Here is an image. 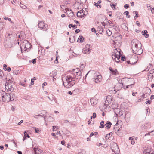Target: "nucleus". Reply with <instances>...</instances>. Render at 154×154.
Wrapping results in <instances>:
<instances>
[{
	"instance_id": "obj_15",
	"label": "nucleus",
	"mask_w": 154,
	"mask_h": 154,
	"mask_svg": "<svg viewBox=\"0 0 154 154\" xmlns=\"http://www.w3.org/2000/svg\"><path fill=\"white\" fill-rule=\"evenodd\" d=\"M90 101L91 105L93 106H94L97 104L98 102V100L96 98L94 97L91 99Z\"/></svg>"
},
{
	"instance_id": "obj_64",
	"label": "nucleus",
	"mask_w": 154,
	"mask_h": 154,
	"mask_svg": "<svg viewBox=\"0 0 154 154\" xmlns=\"http://www.w3.org/2000/svg\"><path fill=\"white\" fill-rule=\"evenodd\" d=\"M61 144L63 145H64L65 143V142L64 140H63L61 141Z\"/></svg>"
},
{
	"instance_id": "obj_12",
	"label": "nucleus",
	"mask_w": 154,
	"mask_h": 154,
	"mask_svg": "<svg viewBox=\"0 0 154 154\" xmlns=\"http://www.w3.org/2000/svg\"><path fill=\"white\" fill-rule=\"evenodd\" d=\"M84 12H85L83 9L80 10V11L78 12L77 13V16L80 18L85 17L86 15Z\"/></svg>"
},
{
	"instance_id": "obj_1",
	"label": "nucleus",
	"mask_w": 154,
	"mask_h": 154,
	"mask_svg": "<svg viewBox=\"0 0 154 154\" xmlns=\"http://www.w3.org/2000/svg\"><path fill=\"white\" fill-rule=\"evenodd\" d=\"M131 47L133 52L137 55H140L143 52L141 44L137 39H134L131 42Z\"/></svg>"
},
{
	"instance_id": "obj_7",
	"label": "nucleus",
	"mask_w": 154,
	"mask_h": 154,
	"mask_svg": "<svg viewBox=\"0 0 154 154\" xmlns=\"http://www.w3.org/2000/svg\"><path fill=\"white\" fill-rule=\"evenodd\" d=\"M98 73L96 72L94 74V78L92 79L93 81L96 83H98L100 82L102 79V76L100 75H98Z\"/></svg>"
},
{
	"instance_id": "obj_19",
	"label": "nucleus",
	"mask_w": 154,
	"mask_h": 154,
	"mask_svg": "<svg viewBox=\"0 0 154 154\" xmlns=\"http://www.w3.org/2000/svg\"><path fill=\"white\" fill-rule=\"evenodd\" d=\"M76 1V2L74 4V7L75 8H77L78 9H79V8L80 7L79 6H78L79 5V0H75Z\"/></svg>"
},
{
	"instance_id": "obj_54",
	"label": "nucleus",
	"mask_w": 154,
	"mask_h": 154,
	"mask_svg": "<svg viewBox=\"0 0 154 154\" xmlns=\"http://www.w3.org/2000/svg\"><path fill=\"white\" fill-rule=\"evenodd\" d=\"M53 28L51 29V31H54L56 30V28L55 27H53Z\"/></svg>"
},
{
	"instance_id": "obj_28",
	"label": "nucleus",
	"mask_w": 154,
	"mask_h": 154,
	"mask_svg": "<svg viewBox=\"0 0 154 154\" xmlns=\"http://www.w3.org/2000/svg\"><path fill=\"white\" fill-rule=\"evenodd\" d=\"M145 90L147 91V93H148L149 94H150L151 92V90L148 87L146 88H145Z\"/></svg>"
},
{
	"instance_id": "obj_3",
	"label": "nucleus",
	"mask_w": 154,
	"mask_h": 154,
	"mask_svg": "<svg viewBox=\"0 0 154 154\" xmlns=\"http://www.w3.org/2000/svg\"><path fill=\"white\" fill-rule=\"evenodd\" d=\"M122 81L123 82L122 83L123 88L124 89L131 88L134 84V79L132 78H123Z\"/></svg>"
},
{
	"instance_id": "obj_8",
	"label": "nucleus",
	"mask_w": 154,
	"mask_h": 154,
	"mask_svg": "<svg viewBox=\"0 0 154 154\" xmlns=\"http://www.w3.org/2000/svg\"><path fill=\"white\" fill-rule=\"evenodd\" d=\"M91 50V46L90 44H87L83 49V52L84 54H88L90 53Z\"/></svg>"
},
{
	"instance_id": "obj_39",
	"label": "nucleus",
	"mask_w": 154,
	"mask_h": 154,
	"mask_svg": "<svg viewBox=\"0 0 154 154\" xmlns=\"http://www.w3.org/2000/svg\"><path fill=\"white\" fill-rule=\"evenodd\" d=\"M96 116V114L95 113H94L93 114V116H91V119H92V118L93 117V118H95Z\"/></svg>"
},
{
	"instance_id": "obj_18",
	"label": "nucleus",
	"mask_w": 154,
	"mask_h": 154,
	"mask_svg": "<svg viewBox=\"0 0 154 154\" xmlns=\"http://www.w3.org/2000/svg\"><path fill=\"white\" fill-rule=\"evenodd\" d=\"M3 69L5 71H7L8 72H10L11 70V68L9 67H8L5 64H4Z\"/></svg>"
},
{
	"instance_id": "obj_4",
	"label": "nucleus",
	"mask_w": 154,
	"mask_h": 154,
	"mask_svg": "<svg viewBox=\"0 0 154 154\" xmlns=\"http://www.w3.org/2000/svg\"><path fill=\"white\" fill-rule=\"evenodd\" d=\"M2 98L3 101L4 102L10 101H12L14 100L15 98V95L13 94H7L4 92L2 94Z\"/></svg>"
},
{
	"instance_id": "obj_36",
	"label": "nucleus",
	"mask_w": 154,
	"mask_h": 154,
	"mask_svg": "<svg viewBox=\"0 0 154 154\" xmlns=\"http://www.w3.org/2000/svg\"><path fill=\"white\" fill-rule=\"evenodd\" d=\"M144 154H154L153 151H150L149 152H147L145 153Z\"/></svg>"
},
{
	"instance_id": "obj_38",
	"label": "nucleus",
	"mask_w": 154,
	"mask_h": 154,
	"mask_svg": "<svg viewBox=\"0 0 154 154\" xmlns=\"http://www.w3.org/2000/svg\"><path fill=\"white\" fill-rule=\"evenodd\" d=\"M112 133H110L109 134H107L106 136V137H108V138H109L111 137V136L112 135Z\"/></svg>"
},
{
	"instance_id": "obj_22",
	"label": "nucleus",
	"mask_w": 154,
	"mask_h": 154,
	"mask_svg": "<svg viewBox=\"0 0 154 154\" xmlns=\"http://www.w3.org/2000/svg\"><path fill=\"white\" fill-rule=\"evenodd\" d=\"M106 125H107L106 126V128H107L108 129H109L110 128L111 125H112V123L110 122L107 121L106 123Z\"/></svg>"
},
{
	"instance_id": "obj_42",
	"label": "nucleus",
	"mask_w": 154,
	"mask_h": 154,
	"mask_svg": "<svg viewBox=\"0 0 154 154\" xmlns=\"http://www.w3.org/2000/svg\"><path fill=\"white\" fill-rule=\"evenodd\" d=\"M48 119L50 121H53L54 120L53 117H49Z\"/></svg>"
},
{
	"instance_id": "obj_29",
	"label": "nucleus",
	"mask_w": 154,
	"mask_h": 154,
	"mask_svg": "<svg viewBox=\"0 0 154 154\" xmlns=\"http://www.w3.org/2000/svg\"><path fill=\"white\" fill-rule=\"evenodd\" d=\"M60 7H61V8L63 9V10H64V9H65V10L67 11L68 10V9H68V8H67L65 6H64V5H60Z\"/></svg>"
},
{
	"instance_id": "obj_34",
	"label": "nucleus",
	"mask_w": 154,
	"mask_h": 154,
	"mask_svg": "<svg viewBox=\"0 0 154 154\" xmlns=\"http://www.w3.org/2000/svg\"><path fill=\"white\" fill-rule=\"evenodd\" d=\"M20 6L21 8L23 9H25L27 8L26 6L23 4H20Z\"/></svg>"
},
{
	"instance_id": "obj_31",
	"label": "nucleus",
	"mask_w": 154,
	"mask_h": 154,
	"mask_svg": "<svg viewBox=\"0 0 154 154\" xmlns=\"http://www.w3.org/2000/svg\"><path fill=\"white\" fill-rule=\"evenodd\" d=\"M129 14V12L128 11H126L124 13V14L126 15L127 16V17L128 18L130 17V15L128 14Z\"/></svg>"
},
{
	"instance_id": "obj_56",
	"label": "nucleus",
	"mask_w": 154,
	"mask_h": 154,
	"mask_svg": "<svg viewBox=\"0 0 154 154\" xmlns=\"http://www.w3.org/2000/svg\"><path fill=\"white\" fill-rule=\"evenodd\" d=\"M125 57H121V60L122 61H124L125 60Z\"/></svg>"
},
{
	"instance_id": "obj_16",
	"label": "nucleus",
	"mask_w": 154,
	"mask_h": 154,
	"mask_svg": "<svg viewBox=\"0 0 154 154\" xmlns=\"http://www.w3.org/2000/svg\"><path fill=\"white\" fill-rule=\"evenodd\" d=\"M109 69L111 72V73L113 75H117L118 74V71L116 70H113L111 67L109 68Z\"/></svg>"
},
{
	"instance_id": "obj_14",
	"label": "nucleus",
	"mask_w": 154,
	"mask_h": 154,
	"mask_svg": "<svg viewBox=\"0 0 154 154\" xmlns=\"http://www.w3.org/2000/svg\"><path fill=\"white\" fill-rule=\"evenodd\" d=\"M42 151L41 149L36 148H34L32 150V152L33 154H41Z\"/></svg>"
},
{
	"instance_id": "obj_30",
	"label": "nucleus",
	"mask_w": 154,
	"mask_h": 154,
	"mask_svg": "<svg viewBox=\"0 0 154 154\" xmlns=\"http://www.w3.org/2000/svg\"><path fill=\"white\" fill-rule=\"evenodd\" d=\"M29 131H25L24 132V137H23V141H24L25 139H26V137H27L26 136V134H27V132H28Z\"/></svg>"
},
{
	"instance_id": "obj_57",
	"label": "nucleus",
	"mask_w": 154,
	"mask_h": 154,
	"mask_svg": "<svg viewBox=\"0 0 154 154\" xmlns=\"http://www.w3.org/2000/svg\"><path fill=\"white\" fill-rule=\"evenodd\" d=\"M91 31L93 32H96V31L95 29V28H92L91 29Z\"/></svg>"
},
{
	"instance_id": "obj_5",
	"label": "nucleus",
	"mask_w": 154,
	"mask_h": 154,
	"mask_svg": "<svg viewBox=\"0 0 154 154\" xmlns=\"http://www.w3.org/2000/svg\"><path fill=\"white\" fill-rule=\"evenodd\" d=\"M121 55L120 50L119 49H116L114 50L112 55V57L113 60L116 62H119L120 61L119 59Z\"/></svg>"
},
{
	"instance_id": "obj_9",
	"label": "nucleus",
	"mask_w": 154,
	"mask_h": 154,
	"mask_svg": "<svg viewBox=\"0 0 154 154\" xmlns=\"http://www.w3.org/2000/svg\"><path fill=\"white\" fill-rule=\"evenodd\" d=\"M5 90L7 92H11L14 90V88L11 83H8L5 84Z\"/></svg>"
},
{
	"instance_id": "obj_24",
	"label": "nucleus",
	"mask_w": 154,
	"mask_h": 154,
	"mask_svg": "<svg viewBox=\"0 0 154 154\" xmlns=\"http://www.w3.org/2000/svg\"><path fill=\"white\" fill-rule=\"evenodd\" d=\"M84 39L83 37L82 36L80 35L79 36L78 38V42L79 41V42H84Z\"/></svg>"
},
{
	"instance_id": "obj_13",
	"label": "nucleus",
	"mask_w": 154,
	"mask_h": 154,
	"mask_svg": "<svg viewBox=\"0 0 154 154\" xmlns=\"http://www.w3.org/2000/svg\"><path fill=\"white\" fill-rule=\"evenodd\" d=\"M112 98L111 96H108L107 97L106 100L105 101V104L107 105L110 104L112 103Z\"/></svg>"
},
{
	"instance_id": "obj_61",
	"label": "nucleus",
	"mask_w": 154,
	"mask_h": 154,
	"mask_svg": "<svg viewBox=\"0 0 154 154\" xmlns=\"http://www.w3.org/2000/svg\"><path fill=\"white\" fill-rule=\"evenodd\" d=\"M80 30L79 29H76L75 30V32L76 33H78L80 32Z\"/></svg>"
},
{
	"instance_id": "obj_44",
	"label": "nucleus",
	"mask_w": 154,
	"mask_h": 154,
	"mask_svg": "<svg viewBox=\"0 0 154 154\" xmlns=\"http://www.w3.org/2000/svg\"><path fill=\"white\" fill-rule=\"evenodd\" d=\"M154 73V69L151 70L149 72V74H152L153 73Z\"/></svg>"
},
{
	"instance_id": "obj_60",
	"label": "nucleus",
	"mask_w": 154,
	"mask_h": 154,
	"mask_svg": "<svg viewBox=\"0 0 154 154\" xmlns=\"http://www.w3.org/2000/svg\"><path fill=\"white\" fill-rule=\"evenodd\" d=\"M106 125V124L105 125H100V126H99V128H104V126H105V125Z\"/></svg>"
},
{
	"instance_id": "obj_45",
	"label": "nucleus",
	"mask_w": 154,
	"mask_h": 154,
	"mask_svg": "<svg viewBox=\"0 0 154 154\" xmlns=\"http://www.w3.org/2000/svg\"><path fill=\"white\" fill-rule=\"evenodd\" d=\"M110 5L112 7V9H114L115 8V5L114 4H112V5L110 4Z\"/></svg>"
},
{
	"instance_id": "obj_55",
	"label": "nucleus",
	"mask_w": 154,
	"mask_h": 154,
	"mask_svg": "<svg viewBox=\"0 0 154 154\" xmlns=\"http://www.w3.org/2000/svg\"><path fill=\"white\" fill-rule=\"evenodd\" d=\"M84 67H85V66L83 64L81 65L80 66V67L81 69L82 68V69H83L84 68Z\"/></svg>"
},
{
	"instance_id": "obj_27",
	"label": "nucleus",
	"mask_w": 154,
	"mask_h": 154,
	"mask_svg": "<svg viewBox=\"0 0 154 154\" xmlns=\"http://www.w3.org/2000/svg\"><path fill=\"white\" fill-rule=\"evenodd\" d=\"M73 74L75 76V78L77 79H79L81 78H79V76H78V72H76L75 73H74V72H73Z\"/></svg>"
},
{
	"instance_id": "obj_10",
	"label": "nucleus",
	"mask_w": 154,
	"mask_h": 154,
	"mask_svg": "<svg viewBox=\"0 0 154 154\" xmlns=\"http://www.w3.org/2000/svg\"><path fill=\"white\" fill-rule=\"evenodd\" d=\"M38 26L40 28H42L44 30L46 31L47 30V28L48 27V25L43 22H40L38 24Z\"/></svg>"
},
{
	"instance_id": "obj_51",
	"label": "nucleus",
	"mask_w": 154,
	"mask_h": 154,
	"mask_svg": "<svg viewBox=\"0 0 154 154\" xmlns=\"http://www.w3.org/2000/svg\"><path fill=\"white\" fill-rule=\"evenodd\" d=\"M20 84L23 86H25L26 85L25 84H24L23 82H20Z\"/></svg>"
},
{
	"instance_id": "obj_25",
	"label": "nucleus",
	"mask_w": 154,
	"mask_h": 154,
	"mask_svg": "<svg viewBox=\"0 0 154 154\" xmlns=\"http://www.w3.org/2000/svg\"><path fill=\"white\" fill-rule=\"evenodd\" d=\"M103 30V29L102 27L100 26L98 27V31L99 33H102Z\"/></svg>"
},
{
	"instance_id": "obj_32",
	"label": "nucleus",
	"mask_w": 154,
	"mask_h": 154,
	"mask_svg": "<svg viewBox=\"0 0 154 154\" xmlns=\"http://www.w3.org/2000/svg\"><path fill=\"white\" fill-rule=\"evenodd\" d=\"M86 2V0H79V5L80 4V5L81 4H83V3H85Z\"/></svg>"
},
{
	"instance_id": "obj_59",
	"label": "nucleus",
	"mask_w": 154,
	"mask_h": 154,
	"mask_svg": "<svg viewBox=\"0 0 154 154\" xmlns=\"http://www.w3.org/2000/svg\"><path fill=\"white\" fill-rule=\"evenodd\" d=\"M3 75V72L2 71H1L0 70V76H2Z\"/></svg>"
},
{
	"instance_id": "obj_2",
	"label": "nucleus",
	"mask_w": 154,
	"mask_h": 154,
	"mask_svg": "<svg viewBox=\"0 0 154 154\" xmlns=\"http://www.w3.org/2000/svg\"><path fill=\"white\" fill-rule=\"evenodd\" d=\"M74 79V77L70 75L65 77L62 79L64 86L67 88H69L73 86L75 82Z\"/></svg>"
},
{
	"instance_id": "obj_11",
	"label": "nucleus",
	"mask_w": 154,
	"mask_h": 154,
	"mask_svg": "<svg viewBox=\"0 0 154 154\" xmlns=\"http://www.w3.org/2000/svg\"><path fill=\"white\" fill-rule=\"evenodd\" d=\"M111 147L112 151L115 153H116L119 150L118 146L115 143L112 144Z\"/></svg>"
},
{
	"instance_id": "obj_46",
	"label": "nucleus",
	"mask_w": 154,
	"mask_h": 154,
	"mask_svg": "<svg viewBox=\"0 0 154 154\" xmlns=\"http://www.w3.org/2000/svg\"><path fill=\"white\" fill-rule=\"evenodd\" d=\"M36 59L35 58L32 60V62L33 64H35L36 63Z\"/></svg>"
},
{
	"instance_id": "obj_26",
	"label": "nucleus",
	"mask_w": 154,
	"mask_h": 154,
	"mask_svg": "<svg viewBox=\"0 0 154 154\" xmlns=\"http://www.w3.org/2000/svg\"><path fill=\"white\" fill-rule=\"evenodd\" d=\"M106 32L107 34L109 36L111 35L112 32L110 31V30L109 29H106Z\"/></svg>"
},
{
	"instance_id": "obj_6",
	"label": "nucleus",
	"mask_w": 154,
	"mask_h": 154,
	"mask_svg": "<svg viewBox=\"0 0 154 154\" xmlns=\"http://www.w3.org/2000/svg\"><path fill=\"white\" fill-rule=\"evenodd\" d=\"M30 44L27 40H25L21 43L20 47L21 50L26 51L27 49L31 47Z\"/></svg>"
},
{
	"instance_id": "obj_40",
	"label": "nucleus",
	"mask_w": 154,
	"mask_h": 154,
	"mask_svg": "<svg viewBox=\"0 0 154 154\" xmlns=\"http://www.w3.org/2000/svg\"><path fill=\"white\" fill-rule=\"evenodd\" d=\"M4 19L5 20H8L9 21H10L11 20V18H9L8 17H4Z\"/></svg>"
},
{
	"instance_id": "obj_49",
	"label": "nucleus",
	"mask_w": 154,
	"mask_h": 154,
	"mask_svg": "<svg viewBox=\"0 0 154 154\" xmlns=\"http://www.w3.org/2000/svg\"><path fill=\"white\" fill-rule=\"evenodd\" d=\"M147 6L148 9H151V6H150V4H147Z\"/></svg>"
},
{
	"instance_id": "obj_58",
	"label": "nucleus",
	"mask_w": 154,
	"mask_h": 154,
	"mask_svg": "<svg viewBox=\"0 0 154 154\" xmlns=\"http://www.w3.org/2000/svg\"><path fill=\"white\" fill-rule=\"evenodd\" d=\"M23 120H21L20 122H19V123H18V125H20L21 123H22L23 122Z\"/></svg>"
},
{
	"instance_id": "obj_17",
	"label": "nucleus",
	"mask_w": 154,
	"mask_h": 154,
	"mask_svg": "<svg viewBox=\"0 0 154 154\" xmlns=\"http://www.w3.org/2000/svg\"><path fill=\"white\" fill-rule=\"evenodd\" d=\"M72 72H74V73H75L76 72H78V76H79V78H81V71H80L79 69V68H76V69H73Z\"/></svg>"
},
{
	"instance_id": "obj_37",
	"label": "nucleus",
	"mask_w": 154,
	"mask_h": 154,
	"mask_svg": "<svg viewBox=\"0 0 154 154\" xmlns=\"http://www.w3.org/2000/svg\"><path fill=\"white\" fill-rule=\"evenodd\" d=\"M44 116V115H42L40 114H38V115H35L34 116V117L35 119H38V116H41V117H43V116Z\"/></svg>"
},
{
	"instance_id": "obj_48",
	"label": "nucleus",
	"mask_w": 154,
	"mask_h": 154,
	"mask_svg": "<svg viewBox=\"0 0 154 154\" xmlns=\"http://www.w3.org/2000/svg\"><path fill=\"white\" fill-rule=\"evenodd\" d=\"M35 131L36 133H39V130L38 128H35Z\"/></svg>"
},
{
	"instance_id": "obj_63",
	"label": "nucleus",
	"mask_w": 154,
	"mask_h": 154,
	"mask_svg": "<svg viewBox=\"0 0 154 154\" xmlns=\"http://www.w3.org/2000/svg\"><path fill=\"white\" fill-rule=\"evenodd\" d=\"M136 24L138 26H140V24L138 21H136Z\"/></svg>"
},
{
	"instance_id": "obj_50",
	"label": "nucleus",
	"mask_w": 154,
	"mask_h": 154,
	"mask_svg": "<svg viewBox=\"0 0 154 154\" xmlns=\"http://www.w3.org/2000/svg\"><path fill=\"white\" fill-rule=\"evenodd\" d=\"M18 36H19V38H23L24 37V36L22 35L21 34L19 35Z\"/></svg>"
},
{
	"instance_id": "obj_21",
	"label": "nucleus",
	"mask_w": 154,
	"mask_h": 154,
	"mask_svg": "<svg viewBox=\"0 0 154 154\" xmlns=\"http://www.w3.org/2000/svg\"><path fill=\"white\" fill-rule=\"evenodd\" d=\"M147 33V30H145L144 31H143L142 32V34L144 35L145 36V37L146 38H147L149 36V34H148Z\"/></svg>"
},
{
	"instance_id": "obj_47",
	"label": "nucleus",
	"mask_w": 154,
	"mask_h": 154,
	"mask_svg": "<svg viewBox=\"0 0 154 154\" xmlns=\"http://www.w3.org/2000/svg\"><path fill=\"white\" fill-rule=\"evenodd\" d=\"M129 7V5L128 4H125L124 5V8H128Z\"/></svg>"
},
{
	"instance_id": "obj_35",
	"label": "nucleus",
	"mask_w": 154,
	"mask_h": 154,
	"mask_svg": "<svg viewBox=\"0 0 154 154\" xmlns=\"http://www.w3.org/2000/svg\"><path fill=\"white\" fill-rule=\"evenodd\" d=\"M67 12L69 13V14H70V16H72L73 15L72 12L71 10H69V9H68Z\"/></svg>"
},
{
	"instance_id": "obj_23",
	"label": "nucleus",
	"mask_w": 154,
	"mask_h": 154,
	"mask_svg": "<svg viewBox=\"0 0 154 154\" xmlns=\"http://www.w3.org/2000/svg\"><path fill=\"white\" fill-rule=\"evenodd\" d=\"M153 74H148V80L150 81H151L153 78Z\"/></svg>"
},
{
	"instance_id": "obj_20",
	"label": "nucleus",
	"mask_w": 154,
	"mask_h": 154,
	"mask_svg": "<svg viewBox=\"0 0 154 154\" xmlns=\"http://www.w3.org/2000/svg\"><path fill=\"white\" fill-rule=\"evenodd\" d=\"M57 75L56 71H54L50 74V76L54 78Z\"/></svg>"
},
{
	"instance_id": "obj_41",
	"label": "nucleus",
	"mask_w": 154,
	"mask_h": 154,
	"mask_svg": "<svg viewBox=\"0 0 154 154\" xmlns=\"http://www.w3.org/2000/svg\"><path fill=\"white\" fill-rule=\"evenodd\" d=\"M19 72H19V70H17L15 71V72H14V74L15 75H17L19 74Z\"/></svg>"
},
{
	"instance_id": "obj_53",
	"label": "nucleus",
	"mask_w": 154,
	"mask_h": 154,
	"mask_svg": "<svg viewBox=\"0 0 154 154\" xmlns=\"http://www.w3.org/2000/svg\"><path fill=\"white\" fill-rule=\"evenodd\" d=\"M72 27L74 29H76L77 28V26L75 25H73L72 24Z\"/></svg>"
},
{
	"instance_id": "obj_52",
	"label": "nucleus",
	"mask_w": 154,
	"mask_h": 154,
	"mask_svg": "<svg viewBox=\"0 0 154 154\" xmlns=\"http://www.w3.org/2000/svg\"><path fill=\"white\" fill-rule=\"evenodd\" d=\"M150 10H151L152 13V14L154 13V8H152Z\"/></svg>"
},
{
	"instance_id": "obj_43",
	"label": "nucleus",
	"mask_w": 154,
	"mask_h": 154,
	"mask_svg": "<svg viewBox=\"0 0 154 154\" xmlns=\"http://www.w3.org/2000/svg\"><path fill=\"white\" fill-rule=\"evenodd\" d=\"M57 126H53V131H56L57 130V129H55V128H57Z\"/></svg>"
},
{
	"instance_id": "obj_62",
	"label": "nucleus",
	"mask_w": 154,
	"mask_h": 154,
	"mask_svg": "<svg viewBox=\"0 0 154 154\" xmlns=\"http://www.w3.org/2000/svg\"><path fill=\"white\" fill-rule=\"evenodd\" d=\"M47 84L46 82H44L42 84V87L43 88V87L44 86H45Z\"/></svg>"
},
{
	"instance_id": "obj_33",
	"label": "nucleus",
	"mask_w": 154,
	"mask_h": 154,
	"mask_svg": "<svg viewBox=\"0 0 154 154\" xmlns=\"http://www.w3.org/2000/svg\"><path fill=\"white\" fill-rule=\"evenodd\" d=\"M94 5L98 8H100L101 7V5H99L98 3H94Z\"/></svg>"
}]
</instances>
